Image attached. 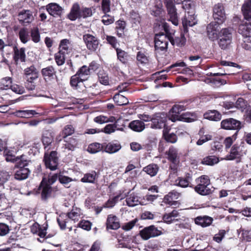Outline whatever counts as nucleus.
Masks as SVG:
<instances>
[{"label":"nucleus","mask_w":251,"mask_h":251,"mask_svg":"<svg viewBox=\"0 0 251 251\" xmlns=\"http://www.w3.org/2000/svg\"><path fill=\"white\" fill-rule=\"evenodd\" d=\"M170 37L163 33L156 34L154 37L155 48L157 50H164L168 47V41Z\"/></svg>","instance_id":"9"},{"label":"nucleus","mask_w":251,"mask_h":251,"mask_svg":"<svg viewBox=\"0 0 251 251\" xmlns=\"http://www.w3.org/2000/svg\"><path fill=\"white\" fill-rule=\"evenodd\" d=\"M120 226V222L117 216L110 214L108 215L106 220V227L107 229L116 230Z\"/></svg>","instance_id":"23"},{"label":"nucleus","mask_w":251,"mask_h":251,"mask_svg":"<svg viewBox=\"0 0 251 251\" xmlns=\"http://www.w3.org/2000/svg\"><path fill=\"white\" fill-rule=\"evenodd\" d=\"M97 177V174L96 172L93 171L90 173L85 174L81 179V181L84 183H94Z\"/></svg>","instance_id":"34"},{"label":"nucleus","mask_w":251,"mask_h":251,"mask_svg":"<svg viewBox=\"0 0 251 251\" xmlns=\"http://www.w3.org/2000/svg\"><path fill=\"white\" fill-rule=\"evenodd\" d=\"M170 41L173 45L176 44L178 46H181L184 45L186 39L183 34H181L180 37H175L173 39V37H171Z\"/></svg>","instance_id":"48"},{"label":"nucleus","mask_w":251,"mask_h":251,"mask_svg":"<svg viewBox=\"0 0 251 251\" xmlns=\"http://www.w3.org/2000/svg\"><path fill=\"white\" fill-rule=\"evenodd\" d=\"M113 100L118 105H124L128 103L127 99L120 94H117L114 95Z\"/></svg>","instance_id":"43"},{"label":"nucleus","mask_w":251,"mask_h":251,"mask_svg":"<svg viewBox=\"0 0 251 251\" xmlns=\"http://www.w3.org/2000/svg\"><path fill=\"white\" fill-rule=\"evenodd\" d=\"M191 180V177L183 178L178 177L175 182V184L181 187L185 188L189 186L190 181Z\"/></svg>","instance_id":"44"},{"label":"nucleus","mask_w":251,"mask_h":251,"mask_svg":"<svg viewBox=\"0 0 251 251\" xmlns=\"http://www.w3.org/2000/svg\"><path fill=\"white\" fill-rule=\"evenodd\" d=\"M167 116L164 113H158L153 115L151 120V127L154 129H161L168 127L166 126Z\"/></svg>","instance_id":"7"},{"label":"nucleus","mask_w":251,"mask_h":251,"mask_svg":"<svg viewBox=\"0 0 251 251\" xmlns=\"http://www.w3.org/2000/svg\"><path fill=\"white\" fill-rule=\"evenodd\" d=\"M117 128L116 124H108L106 125L103 129L101 130V132H104L107 134H110L114 132Z\"/></svg>","instance_id":"59"},{"label":"nucleus","mask_w":251,"mask_h":251,"mask_svg":"<svg viewBox=\"0 0 251 251\" xmlns=\"http://www.w3.org/2000/svg\"><path fill=\"white\" fill-rule=\"evenodd\" d=\"M235 106L243 111L247 107V102L241 98H238L235 104Z\"/></svg>","instance_id":"54"},{"label":"nucleus","mask_w":251,"mask_h":251,"mask_svg":"<svg viewBox=\"0 0 251 251\" xmlns=\"http://www.w3.org/2000/svg\"><path fill=\"white\" fill-rule=\"evenodd\" d=\"M65 53L61 52L60 51H58L55 54L54 59L58 66H61L65 63L66 57Z\"/></svg>","instance_id":"45"},{"label":"nucleus","mask_w":251,"mask_h":251,"mask_svg":"<svg viewBox=\"0 0 251 251\" xmlns=\"http://www.w3.org/2000/svg\"><path fill=\"white\" fill-rule=\"evenodd\" d=\"M36 114L37 112L32 110H17V117L21 118H29Z\"/></svg>","instance_id":"39"},{"label":"nucleus","mask_w":251,"mask_h":251,"mask_svg":"<svg viewBox=\"0 0 251 251\" xmlns=\"http://www.w3.org/2000/svg\"><path fill=\"white\" fill-rule=\"evenodd\" d=\"M129 127L133 131L141 132L145 129V125L144 123L140 120H135L130 123Z\"/></svg>","instance_id":"32"},{"label":"nucleus","mask_w":251,"mask_h":251,"mask_svg":"<svg viewBox=\"0 0 251 251\" xmlns=\"http://www.w3.org/2000/svg\"><path fill=\"white\" fill-rule=\"evenodd\" d=\"M221 127L226 130H239L241 128V122L233 118H228L222 121Z\"/></svg>","instance_id":"13"},{"label":"nucleus","mask_w":251,"mask_h":251,"mask_svg":"<svg viewBox=\"0 0 251 251\" xmlns=\"http://www.w3.org/2000/svg\"><path fill=\"white\" fill-rule=\"evenodd\" d=\"M82 215V213L80 208L73 207L72 210L67 214H61L57 218V221L60 228L64 229L66 228V224L68 222V219L76 222L81 218Z\"/></svg>","instance_id":"2"},{"label":"nucleus","mask_w":251,"mask_h":251,"mask_svg":"<svg viewBox=\"0 0 251 251\" xmlns=\"http://www.w3.org/2000/svg\"><path fill=\"white\" fill-rule=\"evenodd\" d=\"M226 233V231L225 230L222 229L219 230V232L214 235L213 240L217 243H220L225 237Z\"/></svg>","instance_id":"61"},{"label":"nucleus","mask_w":251,"mask_h":251,"mask_svg":"<svg viewBox=\"0 0 251 251\" xmlns=\"http://www.w3.org/2000/svg\"><path fill=\"white\" fill-rule=\"evenodd\" d=\"M9 228L8 225L5 224L0 223V236H3L8 234L9 232Z\"/></svg>","instance_id":"64"},{"label":"nucleus","mask_w":251,"mask_h":251,"mask_svg":"<svg viewBox=\"0 0 251 251\" xmlns=\"http://www.w3.org/2000/svg\"><path fill=\"white\" fill-rule=\"evenodd\" d=\"M80 77L76 74L71 78L70 84L73 87L76 88L79 83L83 81V79H80Z\"/></svg>","instance_id":"56"},{"label":"nucleus","mask_w":251,"mask_h":251,"mask_svg":"<svg viewBox=\"0 0 251 251\" xmlns=\"http://www.w3.org/2000/svg\"><path fill=\"white\" fill-rule=\"evenodd\" d=\"M76 74L80 77V79L85 81L90 74V68L87 66L84 65L78 70Z\"/></svg>","instance_id":"36"},{"label":"nucleus","mask_w":251,"mask_h":251,"mask_svg":"<svg viewBox=\"0 0 251 251\" xmlns=\"http://www.w3.org/2000/svg\"><path fill=\"white\" fill-rule=\"evenodd\" d=\"M216 22H212L208 25L207 26V34L209 38L211 40H215L218 39L219 35L220 27L219 25Z\"/></svg>","instance_id":"17"},{"label":"nucleus","mask_w":251,"mask_h":251,"mask_svg":"<svg viewBox=\"0 0 251 251\" xmlns=\"http://www.w3.org/2000/svg\"><path fill=\"white\" fill-rule=\"evenodd\" d=\"M243 48L246 50H250L251 49V37H245L243 38V43L241 44Z\"/></svg>","instance_id":"62"},{"label":"nucleus","mask_w":251,"mask_h":251,"mask_svg":"<svg viewBox=\"0 0 251 251\" xmlns=\"http://www.w3.org/2000/svg\"><path fill=\"white\" fill-rule=\"evenodd\" d=\"M180 194L178 192L173 191L166 195L163 199V202L170 205H176V200L180 197Z\"/></svg>","instance_id":"24"},{"label":"nucleus","mask_w":251,"mask_h":251,"mask_svg":"<svg viewBox=\"0 0 251 251\" xmlns=\"http://www.w3.org/2000/svg\"><path fill=\"white\" fill-rule=\"evenodd\" d=\"M119 199L122 200L123 198H120V196H117L112 199H109L104 204V207L106 208H111L113 207Z\"/></svg>","instance_id":"60"},{"label":"nucleus","mask_w":251,"mask_h":251,"mask_svg":"<svg viewBox=\"0 0 251 251\" xmlns=\"http://www.w3.org/2000/svg\"><path fill=\"white\" fill-rule=\"evenodd\" d=\"M219 45L222 49H226L229 45L231 42V40H229L227 38L224 39L223 38H219Z\"/></svg>","instance_id":"63"},{"label":"nucleus","mask_w":251,"mask_h":251,"mask_svg":"<svg viewBox=\"0 0 251 251\" xmlns=\"http://www.w3.org/2000/svg\"><path fill=\"white\" fill-rule=\"evenodd\" d=\"M95 11L93 7H82L81 12V18H86L91 17Z\"/></svg>","instance_id":"49"},{"label":"nucleus","mask_w":251,"mask_h":251,"mask_svg":"<svg viewBox=\"0 0 251 251\" xmlns=\"http://www.w3.org/2000/svg\"><path fill=\"white\" fill-rule=\"evenodd\" d=\"M44 161L47 168H49L51 170H55L57 169L58 165L57 152L55 151H52L50 154L45 153Z\"/></svg>","instance_id":"8"},{"label":"nucleus","mask_w":251,"mask_h":251,"mask_svg":"<svg viewBox=\"0 0 251 251\" xmlns=\"http://www.w3.org/2000/svg\"><path fill=\"white\" fill-rule=\"evenodd\" d=\"M170 128L165 127L163 130V136L164 139L167 142L171 143H175L177 140V137L174 133H170L169 131Z\"/></svg>","instance_id":"28"},{"label":"nucleus","mask_w":251,"mask_h":251,"mask_svg":"<svg viewBox=\"0 0 251 251\" xmlns=\"http://www.w3.org/2000/svg\"><path fill=\"white\" fill-rule=\"evenodd\" d=\"M28 161L25 155L17 157V179L23 180L27 178L30 173L27 166Z\"/></svg>","instance_id":"4"},{"label":"nucleus","mask_w":251,"mask_h":251,"mask_svg":"<svg viewBox=\"0 0 251 251\" xmlns=\"http://www.w3.org/2000/svg\"><path fill=\"white\" fill-rule=\"evenodd\" d=\"M11 175L6 171L0 172V185H2L10 177Z\"/></svg>","instance_id":"58"},{"label":"nucleus","mask_w":251,"mask_h":251,"mask_svg":"<svg viewBox=\"0 0 251 251\" xmlns=\"http://www.w3.org/2000/svg\"><path fill=\"white\" fill-rule=\"evenodd\" d=\"M136 58L138 62L141 64H146L148 62V57L142 51L138 52Z\"/></svg>","instance_id":"57"},{"label":"nucleus","mask_w":251,"mask_h":251,"mask_svg":"<svg viewBox=\"0 0 251 251\" xmlns=\"http://www.w3.org/2000/svg\"><path fill=\"white\" fill-rule=\"evenodd\" d=\"M198 184L195 187V191L200 195L205 196L211 194L213 187L210 186V181L207 176L203 175L198 178Z\"/></svg>","instance_id":"3"},{"label":"nucleus","mask_w":251,"mask_h":251,"mask_svg":"<svg viewBox=\"0 0 251 251\" xmlns=\"http://www.w3.org/2000/svg\"><path fill=\"white\" fill-rule=\"evenodd\" d=\"M73 45L71 42L67 39H63L60 41L59 50L65 54H68L72 51Z\"/></svg>","instance_id":"25"},{"label":"nucleus","mask_w":251,"mask_h":251,"mask_svg":"<svg viewBox=\"0 0 251 251\" xmlns=\"http://www.w3.org/2000/svg\"><path fill=\"white\" fill-rule=\"evenodd\" d=\"M46 8L49 14L55 18L61 17L64 10L61 6L55 2L49 3Z\"/></svg>","instance_id":"15"},{"label":"nucleus","mask_w":251,"mask_h":251,"mask_svg":"<svg viewBox=\"0 0 251 251\" xmlns=\"http://www.w3.org/2000/svg\"><path fill=\"white\" fill-rule=\"evenodd\" d=\"M159 170L158 166L154 164H151L144 167L143 170L151 176H155Z\"/></svg>","instance_id":"35"},{"label":"nucleus","mask_w":251,"mask_h":251,"mask_svg":"<svg viewBox=\"0 0 251 251\" xmlns=\"http://www.w3.org/2000/svg\"><path fill=\"white\" fill-rule=\"evenodd\" d=\"M83 40L89 50L95 51L98 48L99 42L96 37L86 34L83 36Z\"/></svg>","instance_id":"14"},{"label":"nucleus","mask_w":251,"mask_h":251,"mask_svg":"<svg viewBox=\"0 0 251 251\" xmlns=\"http://www.w3.org/2000/svg\"><path fill=\"white\" fill-rule=\"evenodd\" d=\"M103 150V144L98 143H94L89 145L87 151L91 153H95Z\"/></svg>","instance_id":"40"},{"label":"nucleus","mask_w":251,"mask_h":251,"mask_svg":"<svg viewBox=\"0 0 251 251\" xmlns=\"http://www.w3.org/2000/svg\"><path fill=\"white\" fill-rule=\"evenodd\" d=\"M238 132V131H236V132L232 136L227 137L225 139L224 144L226 149H229L230 148L233 142L237 138Z\"/></svg>","instance_id":"52"},{"label":"nucleus","mask_w":251,"mask_h":251,"mask_svg":"<svg viewBox=\"0 0 251 251\" xmlns=\"http://www.w3.org/2000/svg\"><path fill=\"white\" fill-rule=\"evenodd\" d=\"M205 119L211 121H218L221 119V114L216 110H210L204 114Z\"/></svg>","instance_id":"33"},{"label":"nucleus","mask_w":251,"mask_h":251,"mask_svg":"<svg viewBox=\"0 0 251 251\" xmlns=\"http://www.w3.org/2000/svg\"><path fill=\"white\" fill-rule=\"evenodd\" d=\"M116 50L118 59L123 63H126L129 58L127 53L119 48H116Z\"/></svg>","instance_id":"41"},{"label":"nucleus","mask_w":251,"mask_h":251,"mask_svg":"<svg viewBox=\"0 0 251 251\" xmlns=\"http://www.w3.org/2000/svg\"><path fill=\"white\" fill-rule=\"evenodd\" d=\"M58 178V175L55 174L49 176L48 182L45 178H43L39 187V190L41 191V197L43 200H46L49 197L51 192L50 185L55 182Z\"/></svg>","instance_id":"5"},{"label":"nucleus","mask_w":251,"mask_h":251,"mask_svg":"<svg viewBox=\"0 0 251 251\" xmlns=\"http://www.w3.org/2000/svg\"><path fill=\"white\" fill-rule=\"evenodd\" d=\"M24 76L27 82L32 83L38 77L39 73L35 67L31 65L24 70Z\"/></svg>","instance_id":"16"},{"label":"nucleus","mask_w":251,"mask_h":251,"mask_svg":"<svg viewBox=\"0 0 251 251\" xmlns=\"http://www.w3.org/2000/svg\"><path fill=\"white\" fill-rule=\"evenodd\" d=\"M31 37L32 40L35 43H38L40 40L39 30L37 28H34L31 30Z\"/></svg>","instance_id":"55"},{"label":"nucleus","mask_w":251,"mask_h":251,"mask_svg":"<svg viewBox=\"0 0 251 251\" xmlns=\"http://www.w3.org/2000/svg\"><path fill=\"white\" fill-rule=\"evenodd\" d=\"M213 221V219L208 216L198 217L195 220V223L202 227H206L210 226Z\"/></svg>","instance_id":"31"},{"label":"nucleus","mask_w":251,"mask_h":251,"mask_svg":"<svg viewBox=\"0 0 251 251\" xmlns=\"http://www.w3.org/2000/svg\"><path fill=\"white\" fill-rule=\"evenodd\" d=\"M223 38L224 39L228 38L229 40H232L231 32L228 28H225L221 30L218 38Z\"/></svg>","instance_id":"51"},{"label":"nucleus","mask_w":251,"mask_h":251,"mask_svg":"<svg viewBox=\"0 0 251 251\" xmlns=\"http://www.w3.org/2000/svg\"><path fill=\"white\" fill-rule=\"evenodd\" d=\"M168 160L174 165L176 166L179 163V155L178 150L174 146H171L166 152Z\"/></svg>","instance_id":"19"},{"label":"nucleus","mask_w":251,"mask_h":251,"mask_svg":"<svg viewBox=\"0 0 251 251\" xmlns=\"http://www.w3.org/2000/svg\"><path fill=\"white\" fill-rule=\"evenodd\" d=\"M18 20L24 25L31 23L34 20L33 13L29 10H23L18 14Z\"/></svg>","instance_id":"18"},{"label":"nucleus","mask_w":251,"mask_h":251,"mask_svg":"<svg viewBox=\"0 0 251 251\" xmlns=\"http://www.w3.org/2000/svg\"><path fill=\"white\" fill-rule=\"evenodd\" d=\"M182 110V109L180 105H174L169 111L167 119L168 118L173 122L179 120L178 114Z\"/></svg>","instance_id":"26"},{"label":"nucleus","mask_w":251,"mask_h":251,"mask_svg":"<svg viewBox=\"0 0 251 251\" xmlns=\"http://www.w3.org/2000/svg\"><path fill=\"white\" fill-rule=\"evenodd\" d=\"M56 72L54 67L52 66H49L44 68L41 70V74L45 77H51L55 75Z\"/></svg>","instance_id":"42"},{"label":"nucleus","mask_w":251,"mask_h":251,"mask_svg":"<svg viewBox=\"0 0 251 251\" xmlns=\"http://www.w3.org/2000/svg\"><path fill=\"white\" fill-rule=\"evenodd\" d=\"M81 8L77 3H75L72 5L70 12L68 15V18L71 21H75L81 18Z\"/></svg>","instance_id":"22"},{"label":"nucleus","mask_w":251,"mask_h":251,"mask_svg":"<svg viewBox=\"0 0 251 251\" xmlns=\"http://www.w3.org/2000/svg\"><path fill=\"white\" fill-rule=\"evenodd\" d=\"M213 18L218 24L223 23L226 19L224 7L222 3L215 4L213 7Z\"/></svg>","instance_id":"12"},{"label":"nucleus","mask_w":251,"mask_h":251,"mask_svg":"<svg viewBox=\"0 0 251 251\" xmlns=\"http://www.w3.org/2000/svg\"><path fill=\"white\" fill-rule=\"evenodd\" d=\"M219 162V159L215 156H209L203 159L202 164L207 165H213Z\"/></svg>","instance_id":"46"},{"label":"nucleus","mask_w":251,"mask_h":251,"mask_svg":"<svg viewBox=\"0 0 251 251\" xmlns=\"http://www.w3.org/2000/svg\"><path fill=\"white\" fill-rule=\"evenodd\" d=\"M179 216V213L176 210H173L171 212L165 214L163 216L164 222L167 224H171L175 221H178L177 218Z\"/></svg>","instance_id":"30"},{"label":"nucleus","mask_w":251,"mask_h":251,"mask_svg":"<svg viewBox=\"0 0 251 251\" xmlns=\"http://www.w3.org/2000/svg\"><path fill=\"white\" fill-rule=\"evenodd\" d=\"M12 80L10 77H5L0 80V89L7 90L10 88L14 92H16V87L12 85Z\"/></svg>","instance_id":"27"},{"label":"nucleus","mask_w":251,"mask_h":251,"mask_svg":"<svg viewBox=\"0 0 251 251\" xmlns=\"http://www.w3.org/2000/svg\"><path fill=\"white\" fill-rule=\"evenodd\" d=\"M53 141V135L50 131L49 130L45 131L42 136V142L45 146V148L50 145Z\"/></svg>","instance_id":"38"},{"label":"nucleus","mask_w":251,"mask_h":251,"mask_svg":"<svg viewBox=\"0 0 251 251\" xmlns=\"http://www.w3.org/2000/svg\"><path fill=\"white\" fill-rule=\"evenodd\" d=\"M121 149V146L119 143H109L103 144V150L109 153H114Z\"/></svg>","instance_id":"29"},{"label":"nucleus","mask_w":251,"mask_h":251,"mask_svg":"<svg viewBox=\"0 0 251 251\" xmlns=\"http://www.w3.org/2000/svg\"><path fill=\"white\" fill-rule=\"evenodd\" d=\"M19 37L22 42L26 43L29 39L28 31L25 28L21 29L19 32Z\"/></svg>","instance_id":"53"},{"label":"nucleus","mask_w":251,"mask_h":251,"mask_svg":"<svg viewBox=\"0 0 251 251\" xmlns=\"http://www.w3.org/2000/svg\"><path fill=\"white\" fill-rule=\"evenodd\" d=\"M4 154L5 157V160L7 162L14 163L16 161V156L13 151L10 150L7 148L6 150H4Z\"/></svg>","instance_id":"47"},{"label":"nucleus","mask_w":251,"mask_h":251,"mask_svg":"<svg viewBox=\"0 0 251 251\" xmlns=\"http://www.w3.org/2000/svg\"><path fill=\"white\" fill-rule=\"evenodd\" d=\"M166 3L169 20L175 25L178 24V19L176 9L173 4V0H164Z\"/></svg>","instance_id":"10"},{"label":"nucleus","mask_w":251,"mask_h":251,"mask_svg":"<svg viewBox=\"0 0 251 251\" xmlns=\"http://www.w3.org/2000/svg\"><path fill=\"white\" fill-rule=\"evenodd\" d=\"M244 152L240 146L234 144L230 149L229 153L227 154L223 159L235 161L236 163H239L242 162Z\"/></svg>","instance_id":"6"},{"label":"nucleus","mask_w":251,"mask_h":251,"mask_svg":"<svg viewBox=\"0 0 251 251\" xmlns=\"http://www.w3.org/2000/svg\"><path fill=\"white\" fill-rule=\"evenodd\" d=\"M126 204L129 207H134L139 204H146V203L143 201L140 197L133 193L129 194L126 196Z\"/></svg>","instance_id":"20"},{"label":"nucleus","mask_w":251,"mask_h":251,"mask_svg":"<svg viewBox=\"0 0 251 251\" xmlns=\"http://www.w3.org/2000/svg\"><path fill=\"white\" fill-rule=\"evenodd\" d=\"M64 141L65 143L64 144L63 147L68 151L74 150L77 144V140L73 137L69 138Z\"/></svg>","instance_id":"37"},{"label":"nucleus","mask_w":251,"mask_h":251,"mask_svg":"<svg viewBox=\"0 0 251 251\" xmlns=\"http://www.w3.org/2000/svg\"><path fill=\"white\" fill-rule=\"evenodd\" d=\"M140 234L144 240H148L151 238L155 237L162 234V232L155 226H150L140 231Z\"/></svg>","instance_id":"11"},{"label":"nucleus","mask_w":251,"mask_h":251,"mask_svg":"<svg viewBox=\"0 0 251 251\" xmlns=\"http://www.w3.org/2000/svg\"><path fill=\"white\" fill-rule=\"evenodd\" d=\"M244 20L239 25L238 32L243 38L251 37V0H245L242 7Z\"/></svg>","instance_id":"1"},{"label":"nucleus","mask_w":251,"mask_h":251,"mask_svg":"<svg viewBox=\"0 0 251 251\" xmlns=\"http://www.w3.org/2000/svg\"><path fill=\"white\" fill-rule=\"evenodd\" d=\"M196 24L197 20L193 12H191V14H190V12L188 11L187 12V14H186L182 19V24L184 27V31H187V27L188 26H192Z\"/></svg>","instance_id":"21"},{"label":"nucleus","mask_w":251,"mask_h":251,"mask_svg":"<svg viewBox=\"0 0 251 251\" xmlns=\"http://www.w3.org/2000/svg\"><path fill=\"white\" fill-rule=\"evenodd\" d=\"M74 132L75 129L72 126L67 125L61 132L62 138H66L67 136L73 134Z\"/></svg>","instance_id":"50"}]
</instances>
